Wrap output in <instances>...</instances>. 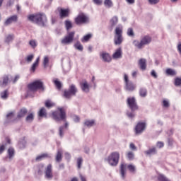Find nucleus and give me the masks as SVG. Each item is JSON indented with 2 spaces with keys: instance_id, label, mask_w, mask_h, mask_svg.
Wrapping results in <instances>:
<instances>
[{
  "instance_id": "obj_35",
  "label": "nucleus",
  "mask_w": 181,
  "mask_h": 181,
  "mask_svg": "<svg viewBox=\"0 0 181 181\" xmlns=\"http://www.w3.org/2000/svg\"><path fill=\"white\" fill-rule=\"evenodd\" d=\"M65 26H66V30H70V29L73 28V25L71 24V22L69 20H66L65 21Z\"/></svg>"
},
{
  "instance_id": "obj_36",
  "label": "nucleus",
  "mask_w": 181,
  "mask_h": 181,
  "mask_svg": "<svg viewBox=\"0 0 181 181\" xmlns=\"http://www.w3.org/2000/svg\"><path fill=\"white\" fill-rule=\"evenodd\" d=\"M92 37H93V35H91V34H88V35L83 36V37L81 39L82 43L88 42V40Z\"/></svg>"
},
{
  "instance_id": "obj_6",
  "label": "nucleus",
  "mask_w": 181,
  "mask_h": 181,
  "mask_svg": "<svg viewBox=\"0 0 181 181\" xmlns=\"http://www.w3.org/2000/svg\"><path fill=\"white\" fill-rule=\"evenodd\" d=\"M28 88L30 91H37V90L45 91V86H43V83L40 80H37L30 83L28 85Z\"/></svg>"
},
{
  "instance_id": "obj_42",
  "label": "nucleus",
  "mask_w": 181,
  "mask_h": 181,
  "mask_svg": "<svg viewBox=\"0 0 181 181\" xmlns=\"http://www.w3.org/2000/svg\"><path fill=\"white\" fill-rule=\"evenodd\" d=\"M39 117H46V109H45V107L40 109L39 112Z\"/></svg>"
},
{
  "instance_id": "obj_28",
  "label": "nucleus",
  "mask_w": 181,
  "mask_h": 181,
  "mask_svg": "<svg viewBox=\"0 0 181 181\" xmlns=\"http://www.w3.org/2000/svg\"><path fill=\"white\" fill-rule=\"evenodd\" d=\"M0 95L2 100H6V98H8L9 95V93H8V90H5L3 92H1Z\"/></svg>"
},
{
  "instance_id": "obj_17",
  "label": "nucleus",
  "mask_w": 181,
  "mask_h": 181,
  "mask_svg": "<svg viewBox=\"0 0 181 181\" xmlns=\"http://www.w3.org/2000/svg\"><path fill=\"white\" fill-rule=\"evenodd\" d=\"M84 127H87V128H91V127H95V120L94 119H86L83 122Z\"/></svg>"
},
{
  "instance_id": "obj_24",
  "label": "nucleus",
  "mask_w": 181,
  "mask_h": 181,
  "mask_svg": "<svg viewBox=\"0 0 181 181\" xmlns=\"http://www.w3.org/2000/svg\"><path fill=\"white\" fill-rule=\"evenodd\" d=\"M7 152L8 155V159L11 160L13 156H15V149H13V148H9Z\"/></svg>"
},
{
  "instance_id": "obj_10",
  "label": "nucleus",
  "mask_w": 181,
  "mask_h": 181,
  "mask_svg": "<svg viewBox=\"0 0 181 181\" xmlns=\"http://www.w3.org/2000/svg\"><path fill=\"white\" fill-rule=\"evenodd\" d=\"M76 93L77 88H76V86L71 85L69 89L64 92V97H65V98H71V97L75 95Z\"/></svg>"
},
{
  "instance_id": "obj_26",
  "label": "nucleus",
  "mask_w": 181,
  "mask_h": 181,
  "mask_svg": "<svg viewBox=\"0 0 181 181\" xmlns=\"http://www.w3.org/2000/svg\"><path fill=\"white\" fill-rule=\"evenodd\" d=\"M60 16L61 18H66L69 16V9L61 8Z\"/></svg>"
},
{
  "instance_id": "obj_38",
  "label": "nucleus",
  "mask_w": 181,
  "mask_h": 181,
  "mask_svg": "<svg viewBox=\"0 0 181 181\" xmlns=\"http://www.w3.org/2000/svg\"><path fill=\"white\" fill-rule=\"evenodd\" d=\"M13 35H8L6 37L5 42L6 43H11L13 40Z\"/></svg>"
},
{
  "instance_id": "obj_11",
  "label": "nucleus",
  "mask_w": 181,
  "mask_h": 181,
  "mask_svg": "<svg viewBox=\"0 0 181 181\" xmlns=\"http://www.w3.org/2000/svg\"><path fill=\"white\" fill-rule=\"evenodd\" d=\"M127 105H129L132 111H136V110H138V105H136V100L134 97L127 98Z\"/></svg>"
},
{
  "instance_id": "obj_46",
  "label": "nucleus",
  "mask_w": 181,
  "mask_h": 181,
  "mask_svg": "<svg viewBox=\"0 0 181 181\" xmlns=\"http://www.w3.org/2000/svg\"><path fill=\"white\" fill-rule=\"evenodd\" d=\"M53 105H54V103H52L50 100H47L45 103V107H47V108H52Z\"/></svg>"
},
{
  "instance_id": "obj_55",
  "label": "nucleus",
  "mask_w": 181,
  "mask_h": 181,
  "mask_svg": "<svg viewBox=\"0 0 181 181\" xmlns=\"http://www.w3.org/2000/svg\"><path fill=\"white\" fill-rule=\"evenodd\" d=\"M164 145L165 144L162 141H158L157 144H156V146L158 148H163Z\"/></svg>"
},
{
  "instance_id": "obj_27",
  "label": "nucleus",
  "mask_w": 181,
  "mask_h": 181,
  "mask_svg": "<svg viewBox=\"0 0 181 181\" xmlns=\"http://www.w3.org/2000/svg\"><path fill=\"white\" fill-rule=\"evenodd\" d=\"M62 153L63 151H62V149H59L57 151V154L56 156V161L57 162H62Z\"/></svg>"
},
{
  "instance_id": "obj_21",
  "label": "nucleus",
  "mask_w": 181,
  "mask_h": 181,
  "mask_svg": "<svg viewBox=\"0 0 181 181\" xmlns=\"http://www.w3.org/2000/svg\"><path fill=\"white\" fill-rule=\"evenodd\" d=\"M144 153L148 156H152V155H156V153H158V151L156 150V148L152 147L151 148L144 151Z\"/></svg>"
},
{
  "instance_id": "obj_15",
  "label": "nucleus",
  "mask_w": 181,
  "mask_h": 181,
  "mask_svg": "<svg viewBox=\"0 0 181 181\" xmlns=\"http://www.w3.org/2000/svg\"><path fill=\"white\" fill-rule=\"evenodd\" d=\"M138 64L143 71H145L146 70V59L145 58H141Z\"/></svg>"
},
{
  "instance_id": "obj_19",
  "label": "nucleus",
  "mask_w": 181,
  "mask_h": 181,
  "mask_svg": "<svg viewBox=\"0 0 181 181\" xmlns=\"http://www.w3.org/2000/svg\"><path fill=\"white\" fill-rule=\"evenodd\" d=\"M18 21V16L14 15L11 17H9L5 22L6 26H8V25H11V23L13 22H16Z\"/></svg>"
},
{
  "instance_id": "obj_30",
  "label": "nucleus",
  "mask_w": 181,
  "mask_h": 181,
  "mask_svg": "<svg viewBox=\"0 0 181 181\" xmlns=\"http://www.w3.org/2000/svg\"><path fill=\"white\" fill-rule=\"evenodd\" d=\"M139 94L140 97H146L148 94V90H146V88H141L139 90Z\"/></svg>"
},
{
  "instance_id": "obj_41",
  "label": "nucleus",
  "mask_w": 181,
  "mask_h": 181,
  "mask_svg": "<svg viewBox=\"0 0 181 181\" xmlns=\"http://www.w3.org/2000/svg\"><path fill=\"white\" fill-rule=\"evenodd\" d=\"M127 35L130 37H134L135 36V33H134V30L132 28H128V30H127Z\"/></svg>"
},
{
  "instance_id": "obj_3",
  "label": "nucleus",
  "mask_w": 181,
  "mask_h": 181,
  "mask_svg": "<svg viewBox=\"0 0 181 181\" xmlns=\"http://www.w3.org/2000/svg\"><path fill=\"white\" fill-rule=\"evenodd\" d=\"M52 117L57 122L64 121V122H66V110L63 107H58V111L52 112Z\"/></svg>"
},
{
  "instance_id": "obj_34",
  "label": "nucleus",
  "mask_w": 181,
  "mask_h": 181,
  "mask_svg": "<svg viewBox=\"0 0 181 181\" xmlns=\"http://www.w3.org/2000/svg\"><path fill=\"white\" fill-rule=\"evenodd\" d=\"M78 169H81V165H83V158L79 157L76 160Z\"/></svg>"
},
{
  "instance_id": "obj_29",
  "label": "nucleus",
  "mask_w": 181,
  "mask_h": 181,
  "mask_svg": "<svg viewBox=\"0 0 181 181\" xmlns=\"http://www.w3.org/2000/svg\"><path fill=\"white\" fill-rule=\"evenodd\" d=\"M74 47L75 49H76L77 50H79V52H83V45H81V43L80 42V41H78L76 44H74Z\"/></svg>"
},
{
  "instance_id": "obj_37",
  "label": "nucleus",
  "mask_w": 181,
  "mask_h": 181,
  "mask_svg": "<svg viewBox=\"0 0 181 181\" xmlns=\"http://www.w3.org/2000/svg\"><path fill=\"white\" fill-rule=\"evenodd\" d=\"M59 136L60 138H63L64 136V127L61 126L59 128Z\"/></svg>"
},
{
  "instance_id": "obj_49",
  "label": "nucleus",
  "mask_w": 181,
  "mask_h": 181,
  "mask_svg": "<svg viewBox=\"0 0 181 181\" xmlns=\"http://www.w3.org/2000/svg\"><path fill=\"white\" fill-rule=\"evenodd\" d=\"M33 57H34L33 54L28 55L26 58L28 63H30L32 60H33Z\"/></svg>"
},
{
  "instance_id": "obj_22",
  "label": "nucleus",
  "mask_w": 181,
  "mask_h": 181,
  "mask_svg": "<svg viewBox=\"0 0 181 181\" xmlns=\"http://www.w3.org/2000/svg\"><path fill=\"white\" fill-rule=\"evenodd\" d=\"M28 114V110L25 107L22 108L18 113L17 118L20 119V118H23L25 115Z\"/></svg>"
},
{
  "instance_id": "obj_25",
  "label": "nucleus",
  "mask_w": 181,
  "mask_h": 181,
  "mask_svg": "<svg viewBox=\"0 0 181 181\" xmlns=\"http://www.w3.org/2000/svg\"><path fill=\"white\" fill-rule=\"evenodd\" d=\"M40 60V57H37L36 61L31 66V71H35L36 70V67L39 66V62Z\"/></svg>"
},
{
  "instance_id": "obj_32",
  "label": "nucleus",
  "mask_w": 181,
  "mask_h": 181,
  "mask_svg": "<svg viewBox=\"0 0 181 181\" xmlns=\"http://www.w3.org/2000/svg\"><path fill=\"white\" fill-rule=\"evenodd\" d=\"M118 23V17L117 16H114L110 20V25L112 26H115Z\"/></svg>"
},
{
  "instance_id": "obj_8",
  "label": "nucleus",
  "mask_w": 181,
  "mask_h": 181,
  "mask_svg": "<svg viewBox=\"0 0 181 181\" xmlns=\"http://www.w3.org/2000/svg\"><path fill=\"white\" fill-rule=\"evenodd\" d=\"M152 42V38L149 36H144L143 38H141L140 42L138 41H134V46L137 47L138 49H142L144 46L146 45H149Z\"/></svg>"
},
{
  "instance_id": "obj_9",
  "label": "nucleus",
  "mask_w": 181,
  "mask_h": 181,
  "mask_svg": "<svg viewBox=\"0 0 181 181\" xmlns=\"http://www.w3.org/2000/svg\"><path fill=\"white\" fill-rule=\"evenodd\" d=\"M75 35H76V32L74 31L68 33L67 35L65 36L64 38L62 40L61 43H62V45H70V43H73V40H74Z\"/></svg>"
},
{
  "instance_id": "obj_14",
  "label": "nucleus",
  "mask_w": 181,
  "mask_h": 181,
  "mask_svg": "<svg viewBox=\"0 0 181 181\" xmlns=\"http://www.w3.org/2000/svg\"><path fill=\"white\" fill-rule=\"evenodd\" d=\"M52 164H49L45 169V177L47 179H53V173L52 172Z\"/></svg>"
},
{
  "instance_id": "obj_40",
  "label": "nucleus",
  "mask_w": 181,
  "mask_h": 181,
  "mask_svg": "<svg viewBox=\"0 0 181 181\" xmlns=\"http://www.w3.org/2000/svg\"><path fill=\"white\" fill-rule=\"evenodd\" d=\"M34 118H35V116L33 115V113H30L26 117L25 119L28 122H32Z\"/></svg>"
},
{
  "instance_id": "obj_16",
  "label": "nucleus",
  "mask_w": 181,
  "mask_h": 181,
  "mask_svg": "<svg viewBox=\"0 0 181 181\" xmlns=\"http://www.w3.org/2000/svg\"><path fill=\"white\" fill-rule=\"evenodd\" d=\"M81 88L83 93H90V85H88L87 81L81 83Z\"/></svg>"
},
{
  "instance_id": "obj_31",
  "label": "nucleus",
  "mask_w": 181,
  "mask_h": 181,
  "mask_svg": "<svg viewBox=\"0 0 181 181\" xmlns=\"http://www.w3.org/2000/svg\"><path fill=\"white\" fill-rule=\"evenodd\" d=\"M104 5L106 8H112L113 4L112 0H105Z\"/></svg>"
},
{
  "instance_id": "obj_20",
  "label": "nucleus",
  "mask_w": 181,
  "mask_h": 181,
  "mask_svg": "<svg viewBox=\"0 0 181 181\" xmlns=\"http://www.w3.org/2000/svg\"><path fill=\"white\" fill-rule=\"evenodd\" d=\"M100 57H102L103 62H106V63H110V62H111V57L108 53L103 52L100 54Z\"/></svg>"
},
{
  "instance_id": "obj_13",
  "label": "nucleus",
  "mask_w": 181,
  "mask_h": 181,
  "mask_svg": "<svg viewBox=\"0 0 181 181\" xmlns=\"http://www.w3.org/2000/svg\"><path fill=\"white\" fill-rule=\"evenodd\" d=\"M145 128H146V124H145V123H138L135 128L136 134H142V132L145 131Z\"/></svg>"
},
{
  "instance_id": "obj_64",
  "label": "nucleus",
  "mask_w": 181,
  "mask_h": 181,
  "mask_svg": "<svg viewBox=\"0 0 181 181\" xmlns=\"http://www.w3.org/2000/svg\"><path fill=\"white\" fill-rule=\"evenodd\" d=\"M4 151H5V145H1L0 146V153H2V152H4Z\"/></svg>"
},
{
  "instance_id": "obj_4",
  "label": "nucleus",
  "mask_w": 181,
  "mask_h": 181,
  "mask_svg": "<svg viewBox=\"0 0 181 181\" xmlns=\"http://www.w3.org/2000/svg\"><path fill=\"white\" fill-rule=\"evenodd\" d=\"M127 168L131 172V173H135L136 168L135 165L130 164L127 165L125 163H122L120 165V175L122 179H125V173H127Z\"/></svg>"
},
{
  "instance_id": "obj_5",
  "label": "nucleus",
  "mask_w": 181,
  "mask_h": 181,
  "mask_svg": "<svg viewBox=\"0 0 181 181\" xmlns=\"http://www.w3.org/2000/svg\"><path fill=\"white\" fill-rule=\"evenodd\" d=\"M106 162L110 165V166H117L118 162H119V153L113 152L106 159Z\"/></svg>"
},
{
  "instance_id": "obj_45",
  "label": "nucleus",
  "mask_w": 181,
  "mask_h": 181,
  "mask_svg": "<svg viewBox=\"0 0 181 181\" xmlns=\"http://www.w3.org/2000/svg\"><path fill=\"white\" fill-rule=\"evenodd\" d=\"M166 74H168L169 76H175V74H176V72L171 69H168L166 70Z\"/></svg>"
},
{
  "instance_id": "obj_43",
  "label": "nucleus",
  "mask_w": 181,
  "mask_h": 181,
  "mask_svg": "<svg viewBox=\"0 0 181 181\" xmlns=\"http://www.w3.org/2000/svg\"><path fill=\"white\" fill-rule=\"evenodd\" d=\"M47 64H49V57L45 56L44 57V60H43V66L44 67H47Z\"/></svg>"
},
{
  "instance_id": "obj_63",
  "label": "nucleus",
  "mask_w": 181,
  "mask_h": 181,
  "mask_svg": "<svg viewBox=\"0 0 181 181\" xmlns=\"http://www.w3.org/2000/svg\"><path fill=\"white\" fill-rule=\"evenodd\" d=\"M137 74H138V71H134L132 72V77H133L134 78H135L136 77Z\"/></svg>"
},
{
  "instance_id": "obj_2",
  "label": "nucleus",
  "mask_w": 181,
  "mask_h": 181,
  "mask_svg": "<svg viewBox=\"0 0 181 181\" xmlns=\"http://www.w3.org/2000/svg\"><path fill=\"white\" fill-rule=\"evenodd\" d=\"M115 45H121L124 42V37H122V25H118L115 30Z\"/></svg>"
},
{
  "instance_id": "obj_7",
  "label": "nucleus",
  "mask_w": 181,
  "mask_h": 181,
  "mask_svg": "<svg viewBox=\"0 0 181 181\" xmlns=\"http://www.w3.org/2000/svg\"><path fill=\"white\" fill-rule=\"evenodd\" d=\"M124 90H126V91H134L135 88H136V85L134 84V82L129 80L128 75L126 74L124 75Z\"/></svg>"
},
{
  "instance_id": "obj_23",
  "label": "nucleus",
  "mask_w": 181,
  "mask_h": 181,
  "mask_svg": "<svg viewBox=\"0 0 181 181\" xmlns=\"http://www.w3.org/2000/svg\"><path fill=\"white\" fill-rule=\"evenodd\" d=\"M9 81V78L8 76H4L3 78L0 80V86L1 87H5L8 84V82Z\"/></svg>"
},
{
  "instance_id": "obj_51",
  "label": "nucleus",
  "mask_w": 181,
  "mask_h": 181,
  "mask_svg": "<svg viewBox=\"0 0 181 181\" xmlns=\"http://www.w3.org/2000/svg\"><path fill=\"white\" fill-rule=\"evenodd\" d=\"M151 76L153 77V78H158V74H156V71H155V70L151 71Z\"/></svg>"
},
{
  "instance_id": "obj_53",
  "label": "nucleus",
  "mask_w": 181,
  "mask_h": 181,
  "mask_svg": "<svg viewBox=\"0 0 181 181\" xmlns=\"http://www.w3.org/2000/svg\"><path fill=\"white\" fill-rule=\"evenodd\" d=\"M129 148L132 150V151H136V146H135V144H134V143H131L129 144Z\"/></svg>"
},
{
  "instance_id": "obj_44",
  "label": "nucleus",
  "mask_w": 181,
  "mask_h": 181,
  "mask_svg": "<svg viewBox=\"0 0 181 181\" xmlns=\"http://www.w3.org/2000/svg\"><path fill=\"white\" fill-rule=\"evenodd\" d=\"M15 116V112H10L6 115L7 119H12V118Z\"/></svg>"
},
{
  "instance_id": "obj_62",
  "label": "nucleus",
  "mask_w": 181,
  "mask_h": 181,
  "mask_svg": "<svg viewBox=\"0 0 181 181\" xmlns=\"http://www.w3.org/2000/svg\"><path fill=\"white\" fill-rule=\"evenodd\" d=\"M168 145H169L170 146H172L173 145V139H168Z\"/></svg>"
},
{
  "instance_id": "obj_54",
  "label": "nucleus",
  "mask_w": 181,
  "mask_h": 181,
  "mask_svg": "<svg viewBox=\"0 0 181 181\" xmlns=\"http://www.w3.org/2000/svg\"><path fill=\"white\" fill-rule=\"evenodd\" d=\"M163 107H165V108H168V107H169V101L164 100L163 101Z\"/></svg>"
},
{
  "instance_id": "obj_58",
  "label": "nucleus",
  "mask_w": 181,
  "mask_h": 181,
  "mask_svg": "<svg viewBox=\"0 0 181 181\" xmlns=\"http://www.w3.org/2000/svg\"><path fill=\"white\" fill-rule=\"evenodd\" d=\"M15 1H16V0H9L7 5L8 6H12V5H13V4H15Z\"/></svg>"
},
{
  "instance_id": "obj_56",
  "label": "nucleus",
  "mask_w": 181,
  "mask_h": 181,
  "mask_svg": "<svg viewBox=\"0 0 181 181\" xmlns=\"http://www.w3.org/2000/svg\"><path fill=\"white\" fill-rule=\"evenodd\" d=\"M148 2L151 5H156L159 2V0H148Z\"/></svg>"
},
{
  "instance_id": "obj_59",
  "label": "nucleus",
  "mask_w": 181,
  "mask_h": 181,
  "mask_svg": "<svg viewBox=\"0 0 181 181\" xmlns=\"http://www.w3.org/2000/svg\"><path fill=\"white\" fill-rule=\"evenodd\" d=\"M93 2L96 5H101V4H103V1L101 0H93Z\"/></svg>"
},
{
  "instance_id": "obj_12",
  "label": "nucleus",
  "mask_w": 181,
  "mask_h": 181,
  "mask_svg": "<svg viewBox=\"0 0 181 181\" xmlns=\"http://www.w3.org/2000/svg\"><path fill=\"white\" fill-rule=\"evenodd\" d=\"M75 22L76 25H81V23H88V17L84 14H80L75 19Z\"/></svg>"
},
{
  "instance_id": "obj_57",
  "label": "nucleus",
  "mask_w": 181,
  "mask_h": 181,
  "mask_svg": "<svg viewBox=\"0 0 181 181\" xmlns=\"http://www.w3.org/2000/svg\"><path fill=\"white\" fill-rule=\"evenodd\" d=\"M29 44L33 47V49L36 47V42L35 40H30Z\"/></svg>"
},
{
  "instance_id": "obj_33",
  "label": "nucleus",
  "mask_w": 181,
  "mask_h": 181,
  "mask_svg": "<svg viewBox=\"0 0 181 181\" xmlns=\"http://www.w3.org/2000/svg\"><path fill=\"white\" fill-rule=\"evenodd\" d=\"M158 181H170V180L168 179L166 176L162 174L158 175Z\"/></svg>"
},
{
  "instance_id": "obj_1",
  "label": "nucleus",
  "mask_w": 181,
  "mask_h": 181,
  "mask_svg": "<svg viewBox=\"0 0 181 181\" xmlns=\"http://www.w3.org/2000/svg\"><path fill=\"white\" fill-rule=\"evenodd\" d=\"M28 20L30 21V22H33V23L41 25V26H45V23L47 22L46 15L43 13L29 15L28 16Z\"/></svg>"
},
{
  "instance_id": "obj_39",
  "label": "nucleus",
  "mask_w": 181,
  "mask_h": 181,
  "mask_svg": "<svg viewBox=\"0 0 181 181\" xmlns=\"http://www.w3.org/2000/svg\"><path fill=\"white\" fill-rule=\"evenodd\" d=\"M127 158L129 160H134V158H135V154L132 151H129L127 153Z\"/></svg>"
},
{
  "instance_id": "obj_48",
  "label": "nucleus",
  "mask_w": 181,
  "mask_h": 181,
  "mask_svg": "<svg viewBox=\"0 0 181 181\" xmlns=\"http://www.w3.org/2000/svg\"><path fill=\"white\" fill-rule=\"evenodd\" d=\"M46 156H47V154H42V155L38 156L35 158V160L39 162L40 160H42V159H43L44 158H46Z\"/></svg>"
},
{
  "instance_id": "obj_18",
  "label": "nucleus",
  "mask_w": 181,
  "mask_h": 181,
  "mask_svg": "<svg viewBox=\"0 0 181 181\" xmlns=\"http://www.w3.org/2000/svg\"><path fill=\"white\" fill-rule=\"evenodd\" d=\"M112 57L115 59H121V57H122V49L121 48L116 49L115 53L112 54Z\"/></svg>"
},
{
  "instance_id": "obj_61",
  "label": "nucleus",
  "mask_w": 181,
  "mask_h": 181,
  "mask_svg": "<svg viewBox=\"0 0 181 181\" xmlns=\"http://www.w3.org/2000/svg\"><path fill=\"white\" fill-rule=\"evenodd\" d=\"M21 76H19V75H16L14 78V79L13 80V83H15L16 81H18L19 80Z\"/></svg>"
},
{
  "instance_id": "obj_50",
  "label": "nucleus",
  "mask_w": 181,
  "mask_h": 181,
  "mask_svg": "<svg viewBox=\"0 0 181 181\" xmlns=\"http://www.w3.org/2000/svg\"><path fill=\"white\" fill-rule=\"evenodd\" d=\"M25 145H26V142L25 141H23L18 144V146L21 149H23V148H25Z\"/></svg>"
},
{
  "instance_id": "obj_47",
  "label": "nucleus",
  "mask_w": 181,
  "mask_h": 181,
  "mask_svg": "<svg viewBox=\"0 0 181 181\" xmlns=\"http://www.w3.org/2000/svg\"><path fill=\"white\" fill-rule=\"evenodd\" d=\"M54 83L56 87H57L59 90H60V88H62V83H61L60 81H57V79L54 80Z\"/></svg>"
},
{
  "instance_id": "obj_52",
  "label": "nucleus",
  "mask_w": 181,
  "mask_h": 181,
  "mask_svg": "<svg viewBox=\"0 0 181 181\" xmlns=\"http://www.w3.org/2000/svg\"><path fill=\"white\" fill-rule=\"evenodd\" d=\"M175 86H181V78H177L175 81Z\"/></svg>"
},
{
  "instance_id": "obj_60",
  "label": "nucleus",
  "mask_w": 181,
  "mask_h": 181,
  "mask_svg": "<svg viewBox=\"0 0 181 181\" xmlns=\"http://www.w3.org/2000/svg\"><path fill=\"white\" fill-rule=\"evenodd\" d=\"M74 122H80V117L78 116H74Z\"/></svg>"
}]
</instances>
